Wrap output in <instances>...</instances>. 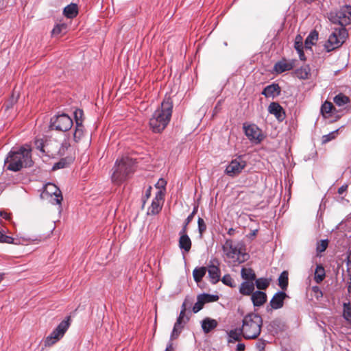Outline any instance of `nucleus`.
<instances>
[{"mask_svg": "<svg viewBox=\"0 0 351 351\" xmlns=\"http://www.w3.org/2000/svg\"><path fill=\"white\" fill-rule=\"evenodd\" d=\"M328 18L331 23L341 25L335 28L324 45L326 51L330 52L341 47L348 36L345 27L351 23V5H344L339 10L330 12Z\"/></svg>", "mask_w": 351, "mask_h": 351, "instance_id": "f257e3e1", "label": "nucleus"}, {"mask_svg": "<svg viewBox=\"0 0 351 351\" xmlns=\"http://www.w3.org/2000/svg\"><path fill=\"white\" fill-rule=\"evenodd\" d=\"M32 165V148L27 144L18 149H11L4 160L5 169L14 172Z\"/></svg>", "mask_w": 351, "mask_h": 351, "instance_id": "f03ea898", "label": "nucleus"}, {"mask_svg": "<svg viewBox=\"0 0 351 351\" xmlns=\"http://www.w3.org/2000/svg\"><path fill=\"white\" fill-rule=\"evenodd\" d=\"M172 112L173 102L170 97L165 98L149 119L152 130L155 133L162 132L171 120Z\"/></svg>", "mask_w": 351, "mask_h": 351, "instance_id": "7ed1b4c3", "label": "nucleus"}, {"mask_svg": "<svg viewBox=\"0 0 351 351\" xmlns=\"http://www.w3.org/2000/svg\"><path fill=\"white\" fill-rule=\"evenodd\" d=\"M263 319L261 315L250 313L244 316L241 332L245 339H256L261 332Z\"/></svg>", "mask_w": 351, "mask_h": 351, "instance_id": "20e7f679", "label": "nucleus"}, {"mask_svg": "<svg viewBox=\"0 0 351 351\" xmlns=\"http://www.w3.org/2000/svg\"><path fill=\"white\" fill-rule=\"evenodd\" d=\"M135 160L129 157H123L117 160L113 168L112 181L118 184L123 182L134 171Z\"/></svg>", "mask_w": 351, "mask_h": 351, "instance_id": "39448f33", "label": "nucleus"}, {"mask_svg": "<svg viewBox=\"0 0 351 351\" xmlns=\"http://www.w3.org/2000/svg\"><path fill=\"white\" fill-rule=\"evenodd\" d=\"M71 325V317L68 316L46 337L44 341L45 347H50L59 341L64 335Z\"/></svg>", "mask_w": 351, "mask_h": 351, "instance_id": "423d86ee", "label": "nucleus"}, {"mask_svg": "<svg viewBox=\"0 0 351 351\" xmlns=\"http://www.w3.org/2000/svg\"><path fill=\"white\" fill-rule=\"evenodd\" d=\"M223 250L226 256L232 260L234 264H240L247 259V254L242 253L233 245L231 239H227L223 246Z\"/></svg>", "mask_w": 351, "mask_h": 351, "instance_id": "0eeeda50", "label": "nucleus"}, {"mask_svg": "<svg viewBox=\"0 0 351 351\" xmlns=\"http://www.w3.org/2000/svg\"><path fill=\"white\" fill-rule=\"evenodd\" d=\"M73 121L66 114H62L51 119L50 127L56 130L66 132L71 128Z\"/></svg>", "mask_w": 351, "mask_h": 351, "instance_id": "6e6552de", "label": "nucleus"}, {"mask_svg": "<svg viewBox=\"0 0 351 351\" xmlns=\"http://www.w3.org/2000/svg\"><path fill=\"white\" fill-rule=\"evenodd\" d=\"M218 300L219 296L217 295L208 293L199 294L197 296V302L193 306V311L194 313H196L203 308L205 304L216 302Z\"/></svg>", "mask_w": 351, "mask_h": 351, "instance_id": "1a4fd4ad", "label": "nucleus"}, {"mask_svg": "<svg viewBox=\"0 0 351 351\" xmlns=\"http://www.w3.org/2000/svg\"><path fill=\"white\" fill-rule=\"evenodd\" d=\"M243 130L247 137L256 143H260L262 141L261 130L255 124H243Z\"/></svg>", "mask_w": 351, "mask_h": 351, "instance_id": "9d476101", "label": "nucleus"}, {"mask_svg": "<svg viewBox=\"0 0 351 351\" xmlns=\"http://www.w3.org/2000/svg\"><path fill=\"white\" fill-rule=\"evenodd\" d=\"M245 166L246 162L239 157L230 162L226 167V173L230 176H234L241 173Z\"/></svg>", "mask_w": 351, "mask_h": 351, "instance_id": "9b49d317", "label": "nucleus"}, {"mask_svg": "<svg viewBox=\"0 0 351 351\" xmlns=\"http://www.w3.org/2000/svg\"><path fill=\"white\" fill-rule=\"evenodd\" d=\"M44 193L45 195H50L51 197L54 196L53 199V204H61L63 199L61 191L54 184L48 183L45 186Z\"/></svg>", "mask_w": 351, "mask_h": 351, "instance_id": "f8f14e48", "label": "nucleus"}, {"mask_svg": "<svg viewBox=\"0 0 351 351\" xmlns=\"http://www.w3.org/2000/svg\"><path fill=\"white\" fill-rule=\"evenodd\" d=\"M219 263L217 259H213L208 265V272L210 281L213 284H216L220 280Z\"/></svg>", "mask_w": 351, "mask_h": 351, "instance_id": "ddd939ff", "label": "nucleus"}, {"mask_svg": "<svg viewBox=\"0 0 351 351\" xmlns=\"http://www.w3.org/2000/svg\"><path fill=\"white\" fill-rule=\"evenodd\" d=\"M287 298H289V296L285 291H281L276 292L269 302L271 310L281 308L284 305L285 300Z\"/></svg>", "mask_w": 351, "mask_h": 351, "instance_id": "4468645a", "label": "nucleus"}, {"mask_svg": "<svg viewBox=\"0 0 351 351\" xmlns=\"http://www.w3.org/2000/svg\"><path fill=\"white\" fill-rule=\"evenodd\" d=\"M294 66V60L288 61L286 59H282L274 64V71L277 73H282L291 70Z\"/></svg>", "mask_w": 351, "mask_h": 351, "instance_id": "2eb2a0df", "label": "nucleus"}, {"mask_svg": "<svg viewBox=\"0 0 351 351\" xmlns=\"http://www.w3.org/2000/svg\"><path fill=\"white\" fill-rule=\"evenodd\" d=\"M163 195L164 194L161 191L157 192L151 206L148 208L147 213L149 215H156L161 210L160 201L162 199Z\"/></svg>", "mask_w": 351, "mask_h": 351, "instance_id": "dca6fc26", "label": "nucleus"}, {"mask_svg": "<svg viewBox=\"0 0 351 351\" xmlns=\"http://www.w3.org/2000/svg\"><path fill=\"white\" fill-rule=\"evenodd\" d=\"M268 111L274 114L279 121H282L285 119V112L283 108L277 102H271L268 106Z\"/></svg>", "mask_w": 351, "mask_h": 351, "instance_id": "f3484780", "label": "nucleus"}, {"mask_svg": "<svg viewBox=\"0 0 351 351\" xmlns=\"http://www.w3.org/2000/svg\"><path fill=\"white\" fill-rule=\"evenodd\" d=\"M251 300L254 306H261L267 301V294L261 291H256L251 295Z\"/></svg>", "mask_w": 351, "mask_h": 351, "instance_id": "a211bd4d", "label": "nucleus"}, {"mask_svg": "<svg viewBox=\"0 0 351 351\" xmlns=\"http://www.w3.org/2000/svg\"><path fill=\"white\" fill-rule=\"evenodd\" d=\"M280 94V87L278 84L273 83L267 86L262 91V95L266 97H275Z\"/></svg>", "mask_w": 351, "mask_h": 351, "instance_id": "6ab92c4d", "label": "nucleus"}, {"mask_svg": "<svg viewBox=\"0 0 351 351\" xmlns=\"http://www.w3.org/2000/svg\"><path fill=\"white\" fill-rule=\"evenodd\" d=\"M255 285L252 281H244L239 287V293L243 295H252L254 292Z\"/></svg>", "mask_w": 351, "mask_h": 351, "instance_id": "aec40b11", "label": "nucleus"}, {"mask_svg": "<svg viewBox=\"0 0 351 351\" xmlns=\"http://www.w3.org/2000/svg\"><path fill=\"white\" fill-rule=\"evenodd\" d=\"M179 247L180 249L184 250L188 252L191 247V241L186 232L182 233V230L180 232Z\"/></svg>", "mask_w": 351, "mask_h": 351, "instance_id": "412c9836", "label": "nucleus"}, {"mask_svg": "<svg viewBox=\"0 0 351 351\" xmlns=\"http://www.w3.org/2000/svg\"><path fill=\"white\" fill-rule=\"evenodd\" d=\"M218 325L216 319L206 317L202 322V328L205 333L210 332L212 330L215 329Z\"/></svg>", "mask_w": 351, "mask_h": 351, "instance_id": "4be33fe9", "label": "nucleus"}, {"mask_svg": "<svg viewBox=\"0 0 351 351\" xmlns=\"http://www.w3.org/2000/svg\"><path fill=\"white\" fill-rule=\"evenodd\" d=\"M295 75L300 80H307L311 76V68L308 65H304L294 71Z\"/></svg>", "mask_w": 351, "mask_h": 351, "instance_id": "5701e85b", "label": "nucleus"}, {"mask_svg": "<svg viewBox=\"0 0 351 351\" xmlns=\"http://www.w3.org/2000/svg\"><path fill=\"white\" fill-rule=\"evenodd\" d=\"M77 13V5L75 3H71L68 5L64 8L63 10L64 15L69 19H73L75 17Z\"/></svg>", "mask_w": 351, "mask_h": 351, "instance_id": "b1692460", "label": "nucleus"}, {"mask_svg": "<svg viewBox=\"0 0 351 351\" xmlns=\"http://www.w3.org/2000/svg\"><path fill=\"white\" fill-rule=\"evenodd\" d=\"M334 103L339 107H343L350 103V99L343 93H339L333 98Z\"/></svg>", "mask_w": 351, "mask_h": 351, "instance_id": "393cba45", "label": "nucleus"}, {"mask_svg": "<svg viewBox=\"0 0 351 351\" xmlns=\"http://www.w3.org/2000/svg\"><path fill=\"white\" fill-rule=\"evenodd\" d=\"M241 275L245 281H252L256 280V274L252 268L243 267L241 271Z\"/></svg>", "mask_w": 351, "mask_h": 351, "instance_id": "a878e982", "label": "nucleus"}, {"mask_svg": "<svg viewBox=\"0 0 351 351\" xmlns=\"http://www.w3.org/2000/svg\"><path fill=\"white\" fill-rule=\"evenodd\" d=\"M318 39V32L316 30H313L310 32L308 36L305 40V47L306 49H311V46L315 45V42Z\"/></svg>", "mask_w": 351, "mask_h": 351, "instance_id": "bb28decb", "label": "nucleus"}, {"mask_svg": "<svg viewBox=\"0 0 351 351\" xmlns=\"http://www.w3.org/2000/svg\"><path fill=\"white\" fill-rule=\"evenodd\" d=\"M73 160V157H66L60 159L58 162H56L53 167V170H57L60 169H63L67 167L69 164H71Z\"/></svg>", "mask_w": 351, "mask_h": 351, "instance_id": "cd10ccee", "label": "nucleus"}, {"mask_svg": "<svg viewBox=\"0 0 351 351\" xmlns=\"http://www.w3.org/2000/svg\"><path fill=\"white\" fill-rule=\"evenodd\" d=\"M206 273L205 267H196L193 271V276L196 282H199Z\"/></svg>", "mask_w": 351, "mask_h": 351, "instance_id": "c85d7f7f", "label": "nucleus"}, {"mask_svg": "<svg viewBox=\"0 0 351 351\" xmlns=\"http://www.w3.org/2000/svg\"><path fill=\"white\" fill-rule=\"evenodd\" d=\"M335 108L333 104L328 101H324V103L321 106V114L324 117H328V114H330L333 110H335Z\"/></svg>", "mask_w": 351, "mask_h": 351, "instance_id": "c756f323", "label": "nucleus"}, {"mask_svg": "<svg viewBox=\"0 0 351 351\" xmlns=\"http://www.w3.org/2000/svg\"><path fill=\"white\" fill-rule=\"evenodd\" d=\"M84 134V127L82 124L77 122L75 130L73 133V138L75 142H78L82 139Z\"/></svg>", "mask_w": 351, "mask_h": 351, "instance_id": "7c9ffc66", "label": "nucleus"}, {"mask_svg": "<svg viewBox=\"0 0 351 351\" xmlns=\"http://www.w3.org/2000/svg\"><path fill=\"white\" fill-rule=\"evenodd\" d=\"M67 25L65 23H59L54 26L51 31V34L53 36H57L64 34L66 32Z\"/></svg>", "mask_w": 351, "mask_h": 351, "instance_id": "2f4dec72", "label": "nucleus"}, {"mask_svg": "<svg viewBox=\"0 0 351 351\" xmlns=\"http://www.w3.org/2000/svg\"><path fill=\"white\" fill-rule=\"evenodd\" d=\"M288 272L282 271L278 278V286L282 289L286 290L288 287Z\"/></svg>", "mask_w": 351, "mask_h": 351, "instance_id": "473e14b6", "label": "nucleus"}, {"mask_svg": "<svg viewBox=\"0 0 351 351\" xmlns=\"http://www.w3.org/2000/svg\"><path fill=\"white\" fill-rule=\"evenodd\" d=\"M325 277V271L322 265H317L315 271V280L316 282L319 283L322 282Z\"/></svg>", "mask_w": 351, "mask_h": 351, "instance_id": "72a5a7b5", "label": "nucleus"}, {"mask_svg": "<svg viewBox=\"0 0 351 351\" xmlns=\"http://www.w3.org/2000/svg\"><path fill=\"white\" fill-rule=\"evenodd\" d=\"M254 285L260 290L266 289L269 285V280L265 278H259L255 280Z\"/></svg>", "mask_w": 351, "mask_h": 351, "instance_id": "f704fd0d", "label": "nucleus"}, {"mask_svg": "<svg viewBox=\"0 0 351 351\" xmlns=\"http://www.w3.org/2000/svg\"><path fill=\"white\" fill-rule=\"evenodd\" d=\"M198 209V206H194L192 213L186 217L185 219L184 226L181 230H182V233L186 232L187 231V226L191 223V221L193 220L195 215L197 213Z\"/></svg>", "mask_w": 351, "mask_h": 351, "instance_id": "c9c22d12", "label": "nucleus"}, {"mask_svg": "<svg viewBox=\"0 0 351 351\" xmlns=\"http://www.w3.org/2000/svg\"><path fill=\"white\" fill-rule=\"evenodd\" d=\"M242 333L241 329V330H231L230 332L228 333L229 337L230 339L229 340V342H233V341H238L241 339V334Z\"/></svg>", "mask_w": 351, "mask_h": 351, "instance_id": "e433bc0d", "label": "nucleus"}, {"mask_svg": "<svg viewBox=\"0 0 351 351\" xmlns=\"http://www.w3.org/2000/svg\"><path fill=\"white\" fill-rule=\"evenodd\" d=\"M197 226H198V232L199 233V238L202 239L203 234L206 230V224L204 220L201 217H198Z\"/></svg>", "mask_w": 351, "mask_h": 351, "instance_id": "4c0bfd02", "label": "nucleus"}, {"mask_svg": "<svg viewBox=\"0 0 351 351\" xmlns=\"http://www.w3.org/2000/svg\"><path fill=\"white\" fill-rule=\"evenodd\" d=\"M185 313L186 312L180 311L175 324L180 326H183L182 324H186L189 320V317L186 316Z\"/></svg>", "mask_w": 351, "mask_h": 351, "instance_id": "58836bf2", "label": "nucleus"}, {"mask_svg": "<svg viewBox=\"0 0 351 351\" xmlns=\"http://www.w3.org/2000/svg\"><path fill=\"white\" fill-rule=\"evenodd\" d=\"M222 282L230 287H235L236 285L230 275L226 274L221 279Z\"/></svg>", "mask_w": 351, "mask_h": 351, "instance_id": "ea45409f", "label": "nucleus"}, {"mask_svg": "<svg viewBox=\"0 0 351 351\" xmlns=\"http://www.w3.org/2000/svg\"><path fill=\"white\" fill-rule=\"evenodd\" d=\"M0 242L5 243H13L17 244L15 242V239L10 236L4 234L2 232L0 231Z\"/></svg>", "mask_w": 351, "mask_h": 351, "instance_id": "a19ab883", "label": "nucleus"}, {"mask_svg": "<svg viewBox=\"0 0 351 351\" xmlns=\"http://www.w3.org/2000/svg\"><path fill=\"white\" fill-rule=\"evenodd\" d=\"M182 328H183V326H178L176 324H174L172 332L171 334L170 341H169L172 342V341L173 339H176L179 336L180 333L181 332V330H182Z\"/></svg>", "mask_w": 351, "mask_h": 351, "instance_id": "79ce46f5", "label": "nucleus"}, {"mask_svg": "<svg viewBox=\"0 0 351 351\" xmlns=\"http://www.w3.org/2000/svg\"><path fill=\"white\" fill-rule=\"evenodd\" d=\"M349 305V304H344L345 309L343 312V317L351 324V307Z\"/></svg>", "mask_w": 351, "mask_h": 351, "instance_id": "37998d69", "label": "nucleus"}, {"mask_svg": "<svg viewBox=\"0 0 351 351\" xmlns=\"http://www.w3.org/2000/svg\"><path fill=\"white\" fill-rule=\"evenodd\" d=\"M74 117H75L76 124H77V122H78L79 124H82V117H83V110H82L76 109L74 112Z\"/></svg>", "mask_w": 351, "mask_h": 351, "instance_id": "c03bdc74", "label": "nucleus"}, {"mask_svg": "<svg viewBox=\"0 0 351 351\" xmlns=\"http://www.w3.org/2000/svg\"><path fill=\"white\" fill-rule=\"evenodd\" d=\"M328 247V240H322L319 243L317 244V251L318 252H324Z\"/></svg>", "mask_w": 351, "mask_h": 351, "instance_id": "a18cd8bd", "label": "nucleus"}, {"mask_svg": "<svg viewBox=\"0 0 351 351\" xmlns=\"http://www.w3.org/2000/svg\"><path fill=\"white\" fill-rule=\"evenodd\" d=\"M71 145L68 141H64L61 145V147L59 149V153L61 155H64L66 150L70 148Z\"/></svg>", "mask_w": 351, "mask_h": 351, "instance_id": "49530a36", "label": "nucleus"}, {"mask_svg": "<svg viewBox=\"0 0 351 351\" xmlns=\"http://www.w3.org/2000/svg\"><path fill=\"white\" fill-rule=\"evenodd\" d=\"M337 132V130H335L334 132H332L331 133L324 135L322 137V141L324 143H328L332 139L335 138V133Z\"/></svg>", "mask_w": 351, "mask_h": 351, "instance_id": "de8ad7c7", "label": "nucleus"}, {"mask_svg": "<svg viewBox=\"0 0 351 351\" xmlns=\"http://www.w3.org/2000/svg\"><path fill=\"white\" fill-rule=\"evenodd\" d=\"M152 187L149 186L145 191V195L142 197V202H143V206L145 204L147 200L151 196V191H152Z\"/></svg>", "mask_w": 351, "mask_h": 351, "instance_id": "09e8293b", "label": "nucleus"}, {"mask_svg": "<svg viewBox=\"0 0 351 351\" xmlns=\"http://www.w3.org/2000/svg\"><path fill=\"white\" fill-rule=\"evenodd\" d=\"M266 346V341L263 339H259L256 344V348L259 351H263Z\"/></svg>", "mask_w": 351, "mask_h": 351, "instance_id": "8fccbe9b", "label": "nucleus"}, {"mask_svg": "<svg viewBox=\"0 0 351 351\" xmlns=\"http://www.w3.org/2000/svg\"><path fill=\"white\" fill-rule=\"evenodd\" d=\"M166 184L167 182L164 179L160 178L156 184V187L158 189H165Z\"/></svg>", "mask_w": 351, "mask_h": 351, "instance_id": "3c124183", "label": "nucleus"}, {"mask_svg": "<svg viewBox=\"0 0 351 351\" xmlns=\"http://www.w3.org/2000/svg\"><path fill=\"white\" fill-rule=\"evenodd\" d=\"M295 49H296V51L298 52H299L300 51L302 50L303 49L302 43L296 41L295 43Z\"/></svg>", "mask_w": 351, "mask_h": 351, "instance_id": "603ef678", "label": "nucleus"}, {"mask_svg": "<svg viewBox=\"0 0 351 351\" xmlns=\"http://www.w3.org/2000/svg\"><path fill=\"white\" fill-rule=\"evenodd\" d=\"M347 188L348 185H342L338 189V193L340 195L343 194L347 190Z\"/></svg>", "mask_w": 351, "mask_h": 351, "instance_id": "864d4df0", "label": "nucleus"}, {"mask_svg": "<svg viewBox=\"0 0 351 351\" xmlns=\"http://www.w3.org/2000/svg\"><path fill=\"white\" fill-rule=\"evenodd\" d=\"M165 351H174V348L173 347V343L171 341H169Z\"/></svg>", "mask_w": 351, "mask_h": 351, "instance_id": "5fc2aeb1", "label": "nucleus"}, {"mask_svg": "<svg viewBox=\"0 0 351 351\" xmlns=\"http://www.w3.org/2000/svg\"><path fill=\"white\" fill-rule=\"evenodd\" d=\"M187 308H188V305H187V300L186 299L184 301V302L182 303V306H181V311H182V312H186V310H187Z\"/></svg>", "mask_w": 351, "mask_h": 351, "instance_id": "6e6d98bb", "label": "nucleus"}, {"mask_svg": "<svg viewBox=\"0 0 351 351\" xmlns=\"http://www.w3.org/2000/svg\"><path fill=\"white\" fill-rule=\"evenodd\" d=\"M347 265L348 267L351 266V250L349 251V253L347 256Z\"/></svg>", "mask_w": 351, "mask_h": 351, "instance_id": "4d7b16f0", "label": "nucleus"}, {"mask_svg": "<svg viewBox=\"0 0 351 351\" xmlns=\"http://www.w3.org/2000/svg\"><path fill=\"white\" fill-rule=\"evenodd\" d=\"M298 53H299L300 59L301 60H306V58H305V56H304V51H303V49H302V50H301V51H300L298 52Z\"/></svg>", "mask_w": 351, "mask_h": 351, "instance_id": "13d9d810", "label": "nucleus"}, {"mask_svg": "<svg viewBox=\"0 0 351 351\" xmlns=\"http://www.w3.org/2000/svg\"><path fill=\"white\" fill-rule=\"evenodd\" d=\"M237 347L238 351H243L245 349V345L243 343H238Z\"/></svg>", "mask_w": 351, "mask_h": 351, "instance_id": "bf43d9fd", "label": "nucleus"}, {"mask_svg": "<svg viewBox=\"0 0 351 351\" xmlns=\"http://www.w3.org/2000/svg\"><path fill=\"white\" fill-rule=\"evenodd\" d=\"M348 291L351 294V278H350V281L348 282Z\"/></svg>", "mask_w": 351, "mask_h": 351, "instance_id": "052dcab7", "label": "nucleus"}, {"mask_svg": "<svg viewBox=\"0 0 351 351\" xmlns=\"http://www.w3.org/2000/svg\"><path fill=\"white\" fill-rule=\"evenodd\" d=\"M234 232H235V230L231 228H230V229L228 230V234L229 235H232V234H234Z\"/></svg>", "mask_w": 351, "mask_h": 351, "instance_id": "680f3d73", "label": "nucleus"}, {"mask_svg": "<svg viewBox=\"0 0 351 351\" xmlns=\"http://www.w3.org/2000/svg\"><path fill=\"white\" fill-rule=\"evenodd\" d=\"M304 1L307 3H311L313 1H315V0H304Z\"/></svg>", "mask_w": 351, "mask_h": 351, "instance_id": "e2e57ef3", "label": "nucleus"}, {"mask_svg": "<svg viewBox=\"0 0 351 351\" xmlns=\"http://www.w3.org/2000/svg\"><path fill=\"white\" fill-rule=\"evenodd\" d=\"M3 278H2V276H0V282H1Z\"/></svg>", "mask_w": 351, "mask_h": 351, "instance_id": "0e129e2a", "label": "nucleus"}]
</instances>
